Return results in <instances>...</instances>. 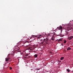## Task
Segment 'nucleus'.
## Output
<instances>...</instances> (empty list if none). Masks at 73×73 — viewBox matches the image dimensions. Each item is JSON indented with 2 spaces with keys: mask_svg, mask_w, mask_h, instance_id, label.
I'll list each match as a JSON object with an SVG mask.
<instances>
[{
  "mask_svg": "<svg viewBox=\"0 0 73 73\" xmlns=\"http://www.w3.org/2000/svg\"><path fill=\"white\" fill-rule=\"evenodd\" d=\"M32 37H37V36H36V35H32Z\"/></svg>",
  "mask_w": 73,
  "mask_h": 73,
  "instance_id": "4468645a",
  "label": "nucleus"
},
{
  "mask_svg": "<svg viewBox=\"0 0 73 73\" xmlns=\"http://www.w3.org/2000/svg\"><path fill=\"white\" fill-rule=\"evenodd\" d=\"M66 31H70V30H73V28L71 27H68L67 28V29L66 30Z\"/></svg>",
  "mask_w": 73,
  "mask_h": 73,
  "instance_id": "f03ea898",
  "label": "nucleus"
},
{
  "mask_svg": "<svg viewBox=\"0 0 73 73\" xmlns=\"http://www.w3.org/2000/svg\"><path fill=\"white\" fill-rule=\"evenodd\" d=\"M57 29H58L59 30H61V32H62V27L61 26H60L58 27L57 28Z\"/></svg>",
  "mask_w": 73,
  "mask_h": 73,
  "instance_id": "7ed1b4c3",
  "label": "nucleus"
},
{
  "mask_svg": "<svg viewBox=\"0 0 73 73\" xmlns=\"http://www.w3.org/2000/svg\"><path fill=\"white\" fill-rule=\"evenodd\" d=\"M41 43H42H42H43V42H42Z\"/></svg>",
  "mask_w": 73,
  "mask_h": 73,
  "instance_id": "c756f323",
  "label": "nucleus"
},
{
  "mask_svg": "<svg viewBox=\"0 0 73 73\" xmlns=\"http://www.w3.org/2000/svg\"><path fill=\"white\" fill-rule=\"evenodd\" d=\"M73 38V36H71L70 37H69L68 38V39L69 40H72Z\"/></svg>",
  "mask_w": 73,
  "mask_h": 73,
  "instance_id": "20e7f679",
  "label": "nucleus"
},
{
  "mask_svg": "<svg viewBox=\"0 0 73 73\" xmlns=\"http://www.w3.org/2000/svg\"><path fill=\"white\" fill-rule=\"evenodd\" d=\"M46 39L44 38V40H43V41H46Z\"/></svg>",
  "mask_w": 73,
  "mask_h": 73,
  "instance_id": "dca6fc26",
  "label": "nucleus"
},
{
  "mask_svg": "<svg viewBox=\"0 0 73 73\" xmlns=\"http://www.w3.org/2000/svg\"><path fill=\"white\" fill-rule=\"evenodd\" d=\"M17 51L18 52H20V50H18Z\"/></svg>",
  "mask_w": 73,
  "mask_h": 73,
  "instance_id": "bb28decb",
  "label": "nucleus"
},
{
  "mask_svg": "<svg viewBox=\"0 0 73 73\" xmlns=\"http://www.w3.org/2000/svg\"><path fill=\"white\" fill-rule=\"evenodd\" d=\"M66 41L65 40H64V44H65V43H66Z\"/></svg>",
  "mask_w": 73,
  "mask_h": 73,
  "instance_id": "f8f14e48",
  "label": "nucleus"
},
{
  "mask_svg": "<svg viewBox=\"0 0 73 73\" xmlns=\"http://www.w3.org/2000/svg\"><path fill=\"white\" fill-rule=\"evenodd\" d=\"M34 38V37H33L32 36H31L30 38V39H32V38Z\"/></svg>",
  "mask_w": 73,
  "mask_h": 73,
  "instance_id": "ddd939ff",
  "label": "nucleus"
},
{
  "mask_svg": "<svg viewBox=\"0 0 73 73\" xmlns=\"http://www.w3.org/2000/svg\"><path fill=\"white\" fill-rule=\"evenodd\" d=\"M48 39H46V41H48Z\"/></svg>",
  "mask_w": 73,
  "mask_h": 73,
  "instance_id": "393cba45",
  "label": "nucleus"
},
{
  "mask_svg": "<svg viewBox=\"0 0 73 73\" xmlns=\"http://www.w3.org/2000/svg\"><path fill=\"white\" fill-rule=\"evenodd\" d=\"M40 70V69H37V68L36 70Z\"/></svg>",
  "mask_w": 73,
  "mask_h": 73,
  "instance_id": "aec40b11",
  "label": "nucleus"
},
{
  "mask_svg": "<svg viewBox=\"0 0 73 73\" xmlns=\"http://www.w3.org/2000/svg\"><path fill=\"white\" fill-rule=\"evenodd\" d=\"M28 54H26L25 55V56H26V57H27V56H28Z\"/></svg>",
  "mask_w": 73,
  "mask_h": 73,
  "instance_id": "2eb2a0df",
  "label": "nucleus"
},
{
  "mask_svg": "<svg viewBox=\"0 0 73 73\" xmlns=\"http://www.w3.org/2000/svg\"><path fill=\"white\" fill-rule=\"evenodd\" d=\"M65 32L66 33V35H68V31H65Z\"/></svg>",
  "mask_w": 73,
  "mask_h": 73,
  "instance_id": "a211bd4d",
  "label": "nucleus"
},
{
  "mask_svg": "<svg viewBox=\"0 0 73 73\" xmlns=\"http://www.w3.org/2000/svg\"><path fill=\"white\" fill-rule=\"evenodd\" d=\"M66 70L68 72H70V70L68 69H66Z\"/></svg>",
  "mask_w": 73,
  "mask_h": 73,
  "instance_id": "9b49d317",
  "label": "nucleus"
},
{
  "mask_svg": "<svg viewBox=\"0 0 73 73\" xmlns=\"http://www.w3.org/2000/svg\"><path fill=\"white\" fill-rule=\"evenodd\" d=\"M26 48H27V49H30L31 50H33L35 49V47H29L28 46H27Z\"/></svg>",
  "mask_w": 73,
  "mask_h": 73,
  "instance_id": "f257e3e1",
  "label": "nucleus"
},
{
  "mask_svg": "<svg viewBox=\"0 0 73 73\" xmlns=\"http://www.w3.org/2000/svg\"><path fill=\"white\" fill-rule=\"evenodd\" d=\"M40 41H43V40L42 39H41L40 40Z\"/></svg>",
  "mask_w": 73,
  "mask_h": 73,
  "instance_id": "b1692460",
  "label": "nucleus"
},
{
  "mask_svg": "<svg viewBox=\"0 0 73 73\" xmlns=\"http://www.w3.org/2000/svg\"><path fill=\"white\" fill-rule=\"evenodd\" d=\"M42 36L41 35H39V36Z\"/></svg>",
  "mask_w": 73,
  "mask_h": 73,
  "instance_id": "a878e982",
  "label": "nucleus"
},
{
  "mask_svg": "<svg viewBox=\"0 0 73 73\" xmlns=\"http://www.w3.org/2000/svg\"><path fill=\"white\" fill-rule=\"evenodd\" d=\"M48 43H49L48 42H46L45 43L46 44H48Z\"/></svg>",
  "mask_w": 73,
  "mask_h": 73,
  "instance_id": "4be33fe9",
  "label": "nucleus"
},
{
  "mask_svg": "<svg viewBox=\"0 0 73 73\" xmlns=\"http://www.w3.org/2000/svg\"><path fill=\"white\" fill-rule=\"evenodd\" d=\"M70 49H71V48H70V47H68L67 50H70Z\"/></svg>",
  "mask_w": 73,
  "mask_h": 73,
  "instance_id": "6e6552de",
  "label": "nucleus"
},
{
  "mask_svg": "<svg viewBox=\"0 0 73 73\" xmlns=\"http://www.w3.org/2000/svg\"><path fill=\"white\" fill-rule=\"evenodd\" d=\"M9 68H10V69L11 70L12 69V68L11 67H10Z\"/></svg>",
  "mask_w": 73,
  "mask_h": 73,
  "instance_id": "f3484780",
  "label": "nucleus"
},
{
  "mask_svg": "<svg viewBox=\"0 0 73 73\" xmlns=\"http://www.w3.org/2000/svg\"><path fill=\"white\" fill-rule=\"evenodd\" d=\"M43 42H46V41H43Z\"/></svg>",
  "mask_w": 73,
  "mask_h": 73,
  "instance_id": "cd10ccee",
  "label": "nucleus"
},
{
  "mask_svg": "<svg viewBox=\"0 0 73 73\" xmlns=\"http://www.w3.org/2000/svg\"><path fill=\"white\" fill-rule=\"evenodd\" d=\"M34 38H32V40H35V37H34Z\"/></svg>",
  "mask_w": 73,
  "mask_h": 73,
  "instance_id": "412c9836",
  "label": "nucleus"
},
{
  "mask_svg": "<svg viewBox=\"0 0 73 73\" xmlns=\"http://www.w3.org/2000/svg\"><path fill=\"white\" fill-rule=\"evenodd\" d=\"M61 45H62V46H64V44L62 43L61 44Z\"/></svg>",
  "mask_w": 73,
  "mask_h": 73,
  "instance_id": "6ab92c4d",
  "label": "nucleus"
},
{
  "mask_svg": "<svg viewBox=\"0 0 73 73\" xmlns=\"http://www.w3.org/2000/svg\"><path fill=\"white\" fill-rule=\"evenodd\" d=\"M34 57L36 58V57H37V54H35L34 55Z\"/></svg>",
  "mask_w": 73,
  "mask_h": 73,
  "instance_id": "9d476101",
  "label": "nucleus"
},
{
  "mask_svg": "<svg viewBox=\"0 0 73 73\" xmlns=\"http://www.w3.org/2000/svg\"><path fill=\"white\" fill-rule=\"evenodd\" d=\"M40 37H41L40 36H38V38H40Z\"/></svg>",
  "mask_w": 73,
  "mask_h": 73,
  "instance_id": "5701e85b",
  "label": "nucleus"
},
{
  "mask_svg": "<svg viewBox=\"0 0 73 73\" xmlns=\"http://www.w3.org/2000/svg\"><path fill=\"white\" fill-rule=\"evenodd\" d=\"M54 35H53L52 37H51V40H52V41H54Z\"/></svg>",
  "mask_w": 73,
  "mask_h": 73,
  "instance_id": "423d86ee",
  "label": "nucleus"
},
{
  "mask_svg": "<svg viewBox=\"0 0 73 73\" xmlns=\"http://www.w3.org/2000/svg\"><path fill=\"white\" fill-rule=\"evenodd\" d=\"M10 60V58H5V61L6 62H8Z\"/></svg>",
  "mask_w": 73,
  "mask_h": 73,
  "instance_id": "39448f33",
  "label": "nucleus"
},
{
  "mask_svg": "<svg viewBox=\"0 0 73 73\" xmlns=\"http://www.w3.org/2000/svg\"><path fill=\"white\" fill-rule=\"evenodd\" d=\"M62 42V39H60L58 40V43H59V42Z\"/></svg>",
  "mask_w": 73,
  "mask_h": 73,
  "instance_id": "0eeeda50",
  "label": "nucleus"
},
{
  "mask_svg": "<svg viewBox=\"0 0 73 73\" xmlns=\"http://www.w3.org/2000/svg\"><path fill=\"white\" fill-rule=\"evenodd\" d=\"M64 58V57H61L60 59V60H62Z\"/></svg>",
  "mask_w": 73,
  "mask_h": 73,
  "instance_id": "1a4fd4ad",
  "label": "nucleus"
},
{
  "mask_svg": "<svg viewBox=\"0 0 73 73\" xmlns=\"http://www.w3.org/2000/svg\"><path fill=\"white\" fill-rule=\"evenodd\" d=\"M48 36H50V35L49 34Z\"/></svg>",
  "mask_w": 73,
  "mask_h": 73,
  "instance_id": "c85d7f7f",
  "label": "nucleus"
}]
</instances>
